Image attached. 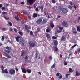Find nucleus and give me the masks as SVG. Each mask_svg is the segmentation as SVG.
<instances>
[{"label":"nucleus","mask_w":80,"mask_h":80,"mask_svg":"<svg viewBox=\"0 0 80 80\" xmlns=\"http://www.w3.org/2000/svg\"><path fill=\"white\" fill-rule=\"evenodd\" d=\"M52 1V3H56V2H55V0H51Z\"/></svg>","instance_id":"obj_39"},{"label":"nucleus","mask_w":80,"mask_h":80,"mask_svg":"<svg viewBox=\"0 0 80 80\" xmlns=\"http://www.w3.org/2000/svg\"><path fill=\"white\" fill-rule=\"evenodd\" d=\"M22 12L24 14H25V15H27L28 16L29 15V14L28 12H27L26 11H23Z\"/></svg>","instance_id":"obj_13"},{"label":"nucleus","mask_w":80,"mask_h":80,"mask_svg":"<svg viewBox=\"0 0 80 80\" xmlns=\"http://www.w3.org/2000/svg\"><path fill=\"white\" fill-rule=\"evenodd\" d=\"M30 35H32V36L33 35V32H32V31H31V32H30Z\"/></svg>","instance_id":"obj_36"},{"label":"nucleus","mask_w":80,"mask_h":80,"mask_svg":"<svg viewBox=\"0 0 80 80\" xmlns=\"http://www.w3.org/2000/svg\"><path fill=\"white\" fill-rule=\"evenodd\" d=\"M54 50L55 51V52H57V51L58 50V48L55 47L54 49Z\"/></svg>","instance_id":"obj_34"},{"label":"nucleus","mask_w":80,"mask_h":80,"mask_svg":"<svg viewBox=\"0 0 80 80\" xmlns=\"http://www.w3.org/2000/svg\"><path fill=\"white\" fill-rule=\"evenodd\" d=\"M34 2V0H27V4L32 5Z\"/></svg>","instance_id":"obj_3"},{"label":"nucleus","mask_w":80,"mask_h":80,"mask_svg":"<svg viewBox=\"0 0 80 80\" xmlns=\"http://www.w3.org/2000/svg\"><path fill=\"white\" fill-rule=\"evenodd\" d=\"M39 8H40V9H41L42 11H43V6H39Z\"/></svg>","instance_id":"obj_23"},{"label":"nucleus","mask_w":80,"mask_h":80,"mask_svg":"<svg viewBox=\"0 0 80 80\" xmlns=\"http://www.w3.org/2000/svg\"><path fill=\"white\" fill-rule=\"evenodd\" d=\"M7 13H8L7 12H2V14H4V15H5V14L7 15Z\"/></svg>","instance_id":"obj_38"},{"label":"nucleus","mask_w":80,"mask_h":80,"mask_svg":"<svg viewBox=\"0 0 80 80\" xmlns=\"http://www.w3.org/2000/svg\"><path fill=\"white\" fill-rule=\"evenodd\" d=\"M25 29L26 30H29V28L28 25H26L25 26Z\"/></svg>","instance_id":"obj_16"},{"label":"nucleus","mask_w":80,"mask_h":80,"mask_svg":"<svg viewBox=\"0 0 80 80\" xmlns=\"http://www.w3.org/2000/svg\"><path fill=\"white\" fill-rule=\"evenodd\" d=\"M21 23H25V21H21L20 22Z\"/></svg>","instance_id":"obj_50"},{"label":"nucleus","mask_w":80,"mask_h":80,"mask_svg":"<svg viewBox=\"0 0 80 80\" xmlns=\"http://www.w3.org/2000/svg\"><path fill=\"white\" fill-rule=\"evenodd\" d=\"M22 38V37L20 36H18L17 37L15 38L17 42H19V38Z\"/></svg>","instance_id":"obj_9"},{"label":"nucleus","mask_w":80,"mask_h":80,"mask_svg":"<svg viewBox=\"0 0 80 80\" xmlns=\"http://www.w3.org/2000/svg\"><path fill=\"white\" fill-rule=\"evenodd\" d=\"M9 73L11 75H15V71L14 69H10L9 70Z\"/></svg>","instance_id":"obj_5"},{"label":"nucleus","mask_w":80,"mask_h":80,"mask_svg":"<svg viewBox=\"0 0 80 80\" xmlns=\"http://www.w3.org/2000/svg\"><path fill=\"white\" fill-rule=\"evenodd\" d=\"M50 26L52 28H54V25L52 23L50 24Z\"/></svg>","instance_id":"obj_29"},{"label":"nucleus","mask_w":80,"mask_h":80,"mask_svg":"<svg viewBox=\"0 0 80 80\" xmlns=\"http://www.w3.org/2000/svg\"><path fill=\"white\" fill-rule=\"evenodd\" d=\"M46 36L47 38H50V34L48 33H46Z\"/></svg>","instance_id":"obj_15"},{"label":"nucleus","mask_w":80,"mask_h":80,"mask_svg":"<svg viewBox=\"0 0 80 80\" xmlns=\"http://www.w3.org/2000/svg\"><path fill=\"white\" fill-rule=\"evenodd\" d=\"M80 74V73H79V74H78V72H77V71L76 72L75 75H76V77H78V75H79Z\"/></svg>","instance_id":"obj_30"},{"label":"nucleus","mask_w":80,"mask_h":80,"mask_svg":"<svg viewBox=\"0 0 80 80\" xmlns=\"http://www.w3.org/2000/svg\"><path fill=\"white\" fill-rule=\"evenodd\" d=\"M77 45V44L74 45L73 46H72V47H71V48H72V49H73V48H75V47H76Z\"/></svg>","instance_id":"obj_32"},{"label":"nucleus","mask_w":80,"mask_h":80,"mask_svg":"<svg viewBox=\"0 0 80 80\" xmlns=\"http://www.w3.org/2000/svg\"><path fill=\"white\" fill-rule=\"evenodd\" d=\"M28 56H26L24 58V59H25V60H27V59H28Z\"/></svg>","instance_id":"obj_52"},{"label":"nucleus","mask_w":80,"mask_h":80,"mask_svg":"<svg viewBox=\"0 0 80 80\" xmlns=\"http://www.w3.org/2000/svg\"><path fill=\"white\" fill-rule=\"evenodd\" d=\"M52 39H57V38H56V37H55L54 36H53L52 37Z\"/></svg>","instance_id":"obj_40"},{"label":"nucleus","mask_w":80,"mask_h":80,"mask_svg":"<svg viewBox=\"0 0 80 80\" xmlns=\"http://www.w3.org/2000/svg\"><path fill=\"white\" fill-rule=\"evenodd\" d=\"M40 31V29L39 28H38L37 29V30L35 32V33H38V32H39Z\"/></svg>","instance_id":"obj_25"},{"label":"nucleus","mask_w":80,"mask_h":80,"mask_svg":"<svg viewBox=\"0 0 80 80\" xmlns=\"http://www.w3.org/2000/svg\"><path fill=\"white\" fill-rule=\"evenodd\" d=\"M5 30H7V29L5 28H3V30H4V31H5Z\"/></svg>","instance_id":"obj_63"},{"label":"nucleus","mask_w":80,"mask_h":80,"mask_svg":"<svg viewBox=\"0 0 80 80\" xmlns=\"http://www.w3.org/2000/svg\"><path fill=\"white\" fill-rule=\"evenodd\" d=\"M66 78H68V74H66Z\"/></svg>","instance_id":"obj_56"},{"label":"nucleus","mask_w":80,"mask_h":80,"mask_svg":"<svg viewBox=\"0 0 80 80\" xmlns=\"http://www.w3.org/2000/svg\"><path fill=\"white\" fill-rule=\"evenodd\" d=\"M64 65H67V62H64Z\"/></svg>","instance_id":"obj_47"},{"label":"nucleus","mask_w":80,"mask_h":80,"mask_svg":"<svg viewBox=\"0 0 80 80\" xmlns=\"http://www.w3.org/2000/svg\"><path fill=\"white\" fill-rule=\"evenodd\" d=\"M77 31L78 32L80 31V26H77Z\"/></svg>","instance_id":"obj_20"},{"label":"nucleus","mask_w":80,"mask_h":80,"mask_svg":"<svg viewBox=\"0 0 80 80\" xmlns=\"http://www.w3.org/2000/svg\"><path fill=\"white\" fill-rule=\"evenodd\" d=\"M72 33H75V34H76V33H77V32H76V31H74L72 32Z\"/></svg>","instance_id":"obj_54"},{"label":"nucleus","mask_w":80,"mask_h":80,"mask_svg":"<svg viewBox=\"0 0 80 80\" xmlns=\"http://www.w3.org/2000/svg\"><path fill=\"white\" fill-rule=\"evenodd\" d=\"M14 31H15V32H18V31L17 30V29H16L15 28H14Z\"/></svg>","instance_id":"obj_43"},{"label":"nucleus","mask_w":80,"mask_h":80,"mask_svg":"<svg viewBox=\"0 0 80 80\" xmlns=\"http://www.w3.org/2000/svg\"><path fill=\"white\" fill-rule=\"evenodd\" d=\"M28 18L29 19V20H31V19L32 18V17L30 16H28Z\"/></svg>","instance_id":"obj_45"},{"label":"nucleus","mask_w":80,"mask_h":80,"mask_svg":"<svg viewBox=\"0 0 80 80\" xmlns=\"http://www.w3.org/2000/svg\"><path fill=\"white\" fill-rule=\"evenodd\" d=\"M8 24H9L10 26H12V23L10 22H9Z\"/></svg>","instance_id":"obj_42"},{"label":"nucleus","mask_w":80,"mask_h":80,"mask_svg":"<svg viewBox=\"0 0 80 80\" xmlns=\"http://www.w3.org/2000/svg\"><path fill=\"white\" fill-rule=\"evenodd\" d=\"M27 72L28 73H31V72H32V70H31V69H27Z\"/></svg>","instance_id":"obj_26"},{"label":"nucleus","mask_w":80,"mask_h":80,"mask_svg":"<svg viewBox=\"0 0 80 80\" xmlns=\"http://www.w3.org/2000/svg\"><path fill=\"white\" fill-rule=\"evenodd\" d=\"M30 47H35L37 45V42L34 41H32L29 43Z\"/></svg>","instance_id":"obj_2"},{"label":"nucleus","mask_w":80,"mask_h":80,"mask_svg":"<svg viewBox=\"0 0 80 80\" xmlns=\"http://www.w3.org/2000/svg\"><path fill=\"white\" fill-rule=\"evenodd\" d=\"M15 19L16 20H20V19H19V18H18V15L15 16Z\"/></svg>","instance_id":"obj_18"},{"label":"nucleus","mask_w":80,"mask_h":80,"mask_svg":"<svg viewBox=\"0 0 80 80\" xmlns=\"http://www.w3.org/2000/svg\"><path fill=\"white\" fill-rule=\"evenodd\" d=\"M8 36H6L5 37L6 39H8Z\"/></svg>","instance_id":"obj_59"},{"label":"nucleus","mask_w":80,"mask_h":80,"mask_svg":"<svg viewBox=\"0 0 80 80\" xmlns=\"http://www.w3.org/2000/svg\"><path fill=\"white\" fill-rule=\"evenodd\" d=\"M19 43L22 45H24L25 43V41L23 39H21L19 41Z\"/></svg>","instance_id":"obj_4"},{"label":"nucleus","mask_w":80,"mask_h":80,"mask_svg":"<svg viewBox=\"0 0 80 80\" xmlns=\"http://www.w3.org/2000/svg\"><path fill=\"white\" fill-rule=\"evenodd\" d=\"M21 5H24V4H25V2H22L21 3Z\"/></svg>","instance_id":"obj_53"},{"label":"nucleus","mask_w":80,"mask_h":80,"mask_svg":"<svg viewBox=\"0 0 80 80\" xmlns=\"http://www.w3.org/2000/svg\"><path fill=\"white\" fill-rule=\"evenodd\" d=\"M33 16L34 18H36V17L38 16V14L36 13H34L33 14Z\"/></svg>","instance_id":"obj_17"},{"label":"nucleus","mask_w":80,"mask_h":80,"mask_svg":"<svg viewBox=\"0 0 80 80\" xmlns=\"http://www.w3.org/2000/svg\"><path fill=\"white\" fill-rule=\"evenodd\" d=\"M35 10L36 11V12H38V11H39L38 8H36L35 9Z\"/></svg>","instance_id":"obj_49"},{"label":"nucleus","mask_w":80,"mask_h":80,"mask_svg":"<svg viewBox=\"0 0 80 80\" xmlns=\"http://www.w3.org/2000/svg\"><path fill=\"white\" fill-rule=\"evenodd\" d=\"M69 71L68 72V73H70V72H73V71L72 70V68H69Z\"/></svg>","instance_id":"obj_22"},{"label":"nucleus","mask_w":80,"mask_h":80,"mask_svg":"<svg viewBox=\"0 0 80 80\" xmlns=\"http://www.w3.org/2000/svg\"><path fill=\"white\" fill-rule=\"evenodd\" d=\"M36 8H37V7H36V6H34V9H35Z\"/></svg>","instance_id":"obj_61"},{"label":"nucleus","mask_w":80,"mask_h":80,"mask_svg":"<svg viewBox=\"0 0 80 80\" xmlns=\"http://www.w3.org/2000/svg\"><path fill=\"white\" fill-rule=\"evenodd\" d=\"M68 8H69V9H72V7L71 6L69 5L68 6Z\"/></svg>","instance_id":"obj_35"},{"label":"nucleus","mask_w":80,"mask_h":80,"mask_svg":"<svg viewBox=\"0 0 80 80\" xmlns=\"http://www.w3.org/2000/svg\"><path fill=\"white\" fill-rule=\"evenodd\" d=\"M58 10L60 12H62L64 14H67L68 12V9L66 8H61L58 9Z\"/></svg>","instance_id":"obj_1"},{"label":"nucleus","mask_w":80,"mask_h":80,"mask_svg":"<svg viewBox=\"0 0 80 80\" xmlns=\"http://www.w3.org/2000/svg\"><path fill=\"white\" fill-rule=\"evenodd\" d=\"M4 40H5V36H2L1 40L2 42H3V41H4Z\"/></svg>","instance_id":"obj_24"},{"label":"nucleus","mask_w":80,"mask_h":80,"mask_svg":"<svg viewBox=\"0 0 80 80\" xmlns=\"http://www.w3.org/2000/svg\"><path fill=\"white\" fill-rule=\"evenodd\" d=\"M62 77H63V76H62V75H61L59 77V78H62Z\"/></svg>","instance_id":"obj_51"},{"label":"nucleus","mask_w":80,"mask_h":80,"mask_svg":"<svg viewBox=\"0 0 80 80\" xmlns=\"http://www.w3.org/2000/svg\"><path fill=\"white\" fill-rule=\"evenodd\" d=\"M22 72L24 73H27V70L25 68H22Z\"/></svg>","instance_id":"obj_12"},{"label":"nucleus","mask_w":80,"mask_h":80,"mask_svg":"<svg viewBox=\"0 0 80 80\" xmlns=\"http://www.w3.org/2000/svg\"><path fill=\"white\" fill-rule=\"evenodd\" d=\"M42 22V19L39 18L36 21V23H38V24H40Z\"/></svg>","instance_id":"obj_7"},{"label":"nucleus","mask_w":80,"mask_h":80,"mask_svg":"<svg viewBox=\"0 0 80 80\" xmlns=\"http://www.w3.org/2000/svg\"><path fill=\"white\" fill-rule=\"evenodd\" d=\"M6 49H7V50H10V47L7 46L5 48Z\"/></svg>","instance_id":"obj_37"},{"label":"nucleus","mask_w":80,"mask_h":80,"mask_svg":"<svg viewBox=\"0 0 80 80\" xmlns=\"http://www.w3.org/2000/svg\"><path fill=\"white\" fill-rule=\"evenodd\" d=\"M70 5H71V6H73V3H72V2H70Z\"/></svg>","instance_id":"obj_57"},{"label":"nucleus","mask_w":80,"mask_h":80,"mask_svg":"<svg viewBox=\"0 0 80 80\" xmlns=\"http://www.w3.org/2000/svg\"><path fill=\"white\" fill-rule=\"evenodd\" d=\"M55 67V63H54L53 65L51 66V68H54Z\"/></svg>","instance_id":"obj_28"},{"label":"nucleus","mask_w":80,"mask_h":80,"mask_svg":"<svg viewBox=\"0 0 80 80\" xmlns=\"http://www.w3.org/2000/svg\"><path fill=\"white\" fill-rule=\"evenodd\" d=\"M46 32L47 33H48V32H50V30L49 29H47Z\"/></svg>","instance_id":"obj_41"},{"label":"nucleus","mask_w":80,"mask_h":80,"mask_svg":"<svg viewBox=\"0 0 80 80\" xmlns=\"http://www.w3.org/2000/svg\"><path fill=\"white\" fill-rule=\"evenodd\" d=\"M8 70L7 69H5V70H2V72L3 73H6L7 74L8 73Z\"/></svg>","instance_id":"obj_10"},{"label":"nucleus","mask_w":80,"mask_h":80,"mask_svg":"<svg viewBox=\"0 0 80 80\" xmlns=\"http://www.w3.org/2000/svg\"><path fill=\"white\" fill-rule=\"evenodd\" d=\"M5 7H2V10H5Z\"/></svg>","instance_id":"obj_46"},{"label":"nucleus","mask_w":80,"mask_h":80,"mask_svg":"<svg viewBox=\"0 0 80 80\" xmlns=\"http://www.w3.org/2000/svg\"><path fill=\"white\" fill-rule=\"evenodd\" d=\"M2 54L4 56H5V57H8V58H11V56L9 55L5 52H2Z\"/></svg>","instance_id":"obj_6"},{"label":"nucleus","mask_w":80,"mask_h":80,"mask_svg":"<svg viewBox=\"0 0 80 80\" xmlns=\"http://www.w3.org/2000/svg\"><path fill=\"white\" fill-rule=\"evenodd\" d=\"M78 52H80V48H79L78 49Z\"/></svg>","instance_id":"obj_60"},{"label":"nucleus","mask_w":80,"mask_h":80,"mask_svg":"<svg viewBox=\"0 0 80 80\" xmlns=\"http://www.w3.org/2000/svg\"><path fill=\"white\" fill-rule=\"evenodd\" d=\"M9 5H10L8 4H6V6L7 7L8 6H9Z\"/></svg>","instance_id":"obj_62"},{"label":"nucleus","mask_w":80,"mask_h":80,"mask_svg":"<svg viewBox=\"0 0 80 80\" xmlns=\"http://www.w3.org/2000/svg\"><path fill=\"white\" fill-rule=\"evenodd\" d=\"M58 42L57 41V40L55 41L54 44L55 47H57V46L58 45Z\"/></svg>","instance_id":"obj_14"},{"label":"nucleus","mask_w":80,"mask_h":80,"mask_svg":"<svg viewBox=\"0 0 80 80\" xmlns=\"http://www.w3.org/2000/svg\"><path fill=\"white\" fill-rule=\"evenodd\" d=\"M49 58L50 59V60H52L53 59V57H52V55H51L49 57Z\"/></svg>","instance_id":"obj_33"},{"label":"nucleus","mask_w":80,"mask_h":80,"mask_svg":"<svg viewBox=\"0 0 80 80\" xmlns=\"http://www.w3.org/2000/svg\"><path fill=\"white\" fill-rule=\"evenodd\" d=\"M56 32L59 33H61V32H62V31L60 30H56Z\"/></svg>","instance_id":"obj_31"},{"label":"nucleus","mask_w":80,"mask_h":80,"mask_svg":"<svg viewBox=\"0 0 80 80\" xmlns=\"http://www.w3.org/2000/svg\"><path fill=\"white\" fill-rule=\"evenodd\" d=\"M18 33H19V34L21 35V36H23V33L22 32H18Z\"/></svg>","instance_id":"obj_19"},{"label":"nucleus","mask_w":80,"mask_h":80,"mask_svg":"<svg viewBox=\"0 0 80 80\" xmlns=\"http://www.w3.org/2000/svg\"><path fill=\"white\" fill-rule=\"evenodd\" d=\"M74 7L75 10H76V8H77V7H76V6L75 5H74Z\"/></svg>","instance_id":"obj_58"},{"label":"nucleus","mask_w":80,"mask_h":80,"mask_svg":"<svg viewBox=\"0 0 80 80\" xmlns=\"http://www.w3.org/2000/svg\"><path fill=\"white\" fill-rule=\"evenodd\" d=\"M7 52L8 53H10V51L8 50V51H7Z\"/></svg>","instance_id":"obj_64"},{"label":"nucleus","mask_w":80,"mask_h":80,"mask_svg":"<svg viewBox=\"0 0 80 80\" xmlns=\"http://www.w3.org/2000/svg\"><path fill=\"white\" fill-rule=\"evenodd\" d=\"M9 30L10 31H12V30H13V29L12 28H9Z\"/></svg>","instance_id":"obj_55"},{"label":"nucleus","mask_w":80,"mask_h":80,"mask_svg":"<svg viewBox=\"0 0 80 80\" xmlns=\"http://www.w3.org/2000/svg\"><path fill=\"white\" fill-rule=\"evenodd\" d=\"M62 25L64 27H67V22L65 21H63L62 22Z\"/></svg>","instance_id":"obj_8"},{"label":"nucleus","mask_w":80,"mask_h":80,"mask_svg":"<svg viewBox=\"0 0 80 80\" xmlns=\"http://www.w3.org/2000/svg\"><path fill=\"white\" fill-rule=\"evenodd\" d=\"M58 28L61 31V32L62 31V30H63V27H61V26H59Z\"/></svg>","instance_id":"obj_21"},{"label":"nucleus","mask_w":80,"mask_h":80,"mask_svg":"<svg viewBox=\"0 0 80 80\" xmlns=\"http://www.w3.org/2000/svg\"><path fill=\"white\" fill-rule=\"evenodd\" d=\"M59 75H60V73H58L57 74H56V75L57 77H58V76H59Z\"/></svg>","instance_id":"obj_48"},{"label":"nucleus","mask_w":80,"mask_h":80,"mask_svg":"<svg viewBox=\"0 0 80 80\" xmlns=\"http://www.w3.org/2000/svg\"><path fill=\"white\" fill-rule=\"evenodd\" d=\"M46 22H47V21L45 20V19H43L42 22V24H44V23H46Z\"/></svg>","instance_id":"obj_27"},{"label":"nucleus","mask_w":80,"mask_h":80,"mask_svg":"<svg viewBox=\"0 0 80 80\" xmlns=\"http://www.w3.org/2000/svg\"><path fill=\"white\" fill-rule=\"evenodd\" d=\"M65 38H66V36H63L61 38V41H65Z\"/></svg>","instance_id":"obj_11"},{"label":"nucleus","mask_w":80,"mask_h":80,"mask_svg":"<svg viewBox=\"0 0 80 80\" xmlns=\"http://www.w3.org/2000/svg\"><path fill=\"white\" fill-rule=\"evenodd\" d=\"M15 69L17 71H17H18V69L17 68V67L15 68Z\"/></svg>","instance_id":"obj_44"}]
</instances>
